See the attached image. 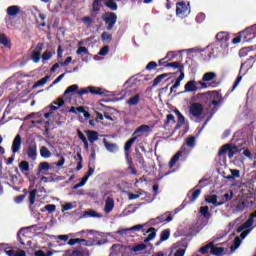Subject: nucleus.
I'll return each mask as SVG.
<instances>
[{
	"label": "nucleus",
	"mask_w": 256,
	"mask_h": 256,
	"mask_svg": "<svg viewBox=\"0 0 256 256\" xmlns=\"http://www.w3.org/2000/svg\"><path fill=\"white\" fill-rule=\"evenodd\" d=\"M20 11H21V7L17 5H12L8 7L6 10L7 15H9V17H16V15H19Z\"/></svg>",
	"instance_id": "6ab92c4d"
},
{
	"label": "nucleus",
	"mask_w": 256,
	"mask_h": 256,
	"mask_svg": "<svg viewBox=\"0 0 256 256\" xmlns=\"http://www.w3.org/2000/svg\"><path fill=\"white\" fill-rule=\"evenodd\" d=\"M51 169V165H49V162H42L38 165V175L40 173H43V171H49Z\"/></svg>",
	"instance_id": "7c9ffc66"
},
{
	"label": "nucleus",
	"mask_w": 256,
	"mask_h": 256,
	"mask_svg": "<svg viewBox=\"0 0 256 256\" xmlns=\"http://www.w3.org/2000/svg\"><path fill=\"white\" fill-rule=\"evenodd\" d=\"M174 256H185V249H178L174 253Z\"/></svg>",
	"instance_id": "774afa93"
},
{
	"label": "nucleus",
	"mask_w": 256,
	"mask_h": 256,
	"mask_svg": "<svg viewBox=\"0 0 256 256\" xmlns=\"http://www.w3.org/2000/svg\"><path fill=\"white\" fill-rule=\"evenodd\" d=\"M211 255L220 256L225 253V248L223 247H215V243L213 242V248L210 251Z\"/></svg>",
	"instance_id": "c85d7f7f"
},
{
	"label": "nucleus",
	"mask_w": 256,
	"mask_h": 256,
	"mask_svg": "<svg viewBox=\"0 0 256 256\" xmlns=\"http://www.w3.org/2000/svg\"><path fill=\"white\" fill-rule=\"evenodd\" d=\"M174 113L178 117V122H177V125H176V129H181L182 125H185V116H183L181 114V111H179L178 109H175Z\"/></svg>",
	"instance_id": "b1692460"
},
{
	"label": "nucleus",
	"mask_w": 256,
	"mask_h": 256,
	"mask_svg": "<svg viewBox=\"0 0 256 256\" xmlns=\"http://www.w3.org/2000/svg\"><path fill=\"white\" fill-rule=\"evenodd\" d=\"M104 5L105 7H108L110 11H117V9H119V6L117 5V2H115V0H106Z\"/></svg>",
	"instance_id": "bb28decb"
},
{
	"label": "nucleus",
	"mask_w": 256,
	"mask_h": 256,
	"mask_svg": "<svg viewBox=\"0 0 256 256\" xmlns=\"http://www.w3.org/2000/svg\"><path fill=\"white\" fill-rule=\"evenodd\" d=\"M196 91H199L197 81L190 80L184 85V93H195Z\"/></svg>",
	"instance_id": "ddd939ff"
},
{
	"label": "nucleus",
	"mask_w": 256,
	"mask_h": 256,
	"mask_svg": "<svg viewBox=\"0 0 256 256\" xmlns=\"http://www.w3.org/2000/svg\"><path fill=\"white\" fill-rule=\"evenodd\" d=\"M151 131V127L147 124L140 125L132 134V136L136 137H143L145 133H149Z\"/></svg>",
	"instance_id": "9d476101"
},
{
	"label": "nucleus",
	"mask_w": 256,
	"mask_h": 256,
	"mask_svg": "<svg viewBox=\"0 0 256 256\" xmlns=\"http://www.w3.org/2000/svg\"><path fill=\"white\" fill-rule=\"evenodd\" d=\"M19 169L21 171V173H25L27 171H29V162L23 160L19 163Z\"/></svg>",
	"instance_id": "49530a36"
},
{
	"label": "nucleus",
	"mask_w": 256,
	"mask_h": 256,
	"mask_svg": "<svg viewBox=\"0 0 256 256\" xmlns=\"http://www.w3.org/2000/svg\"><path fill=\"white\" fill-rule=\"evenodd\" d=\"M136 162L139 163L141 167L145 168V158L139 150H136Z\"/></svg>",
	"instance_id": "473e14b6"
},
{
	"label": "nucleus",
	"mask_w": 256,
	"mask_h": 256,
	"mask_svg": "<svg viewBox=\"0 0 256 256\" xmlns=\"http://www.w3.org/2000/svg\"><path fill=\"white\" fill-rule=\"evenodd\" d=\"M88 141L91 143V145H93V143H95V141H99V132L95 131V130H86L85 131Z\"/></svg>",
	"instance_id": "4468645a"
},
{
	"label": "nucleus",
	"mask_w": 256,
	"mask_h": 256,
	"mask_svg": "<svg viewBox=\"0 0 256 256\" xmlns=\"http://www.w3.org/2000/svg\"><path fill=\"white\" fill-rule=\"evenodd\" d=\"M166 59H168V61H173V59H175V52L174 51H169L166 56Z\"/></svg>",
	"instance_id": "338daca9"
},
{
	"label": "nucleus",
	"mask_w": 256,
	"mask_h": 256,
	"mask_svg": "<svg viewBox=\"0 0 256 256\" xmlns=\"http://www.w3.org/2000/svg\"><path fill=\"white\" fill-rule=\"evenodd\" d=\"M23 143V140L21 138V135H16L13 142H12V153L15 155V153H19L21 150V144Z\"/></svg>",
	"instance_id": "f8f14e48"
},
{
	"label": "nucleus",
	"mask_w": 256,
	"mask_h": 256,
	"mask_svg": "<svg viewBox=\"0 0 256 256\" xmlns=\"http://www.w3.org/2000/svg\"><path fill=\"white\" fill-rule=\"evenodd\" d=\"M103 0H94L92 3V13H99L101 11V3Z\"/></svg>",
	"instance_id": "2f4dec72"
},
{
	"label": "nucleus",
	"mask_w": 256,
	"mask_h": 256,
	"mask_svg": "<svg viewBox=\"0 0 256 256\" xmlns=\"http://www.w3.org/2000/svg\"><path fill=\"white\" fill-rule=\"evenodd\" d=\"M231 176L234 177V179H239L241 177V172L237 169H231Z\"/></svg>",
	"instance_id": "e2e57ef3"
},
{
	"label": "nucleus",
	"mask_w": 256,
	"mask_h": 256,
	"mask_svg": "<svg viewBox=\"0 0 256 256\" xmlns=\"http://www.w3.org/2000/svg\"><path fill=\"white\" fill-rule=\"evenodd\" d=\"M145 249H147V245L144 243H141V244H137L136 246L130 248V251H132L133 253H139V251H145Z\"/></svg>",
	"instance_id": "4c0bfd02"
},
{
	"label": "nucleus",
	"mask_w": 256,
	"mask_h": 256,
	"mask_svg": "<svg viewBox=\"0 0 256 256\" xmlns=\"http://www.w3.org/2000/svg\"><path fill=\"white\" fill-rule=\"evenodd\" d=\"M188 155L189 154V152H187V145L186 144H183L181 147H180V149H179V151H178V153H176L172 158H171V160H170V162H169V167H170V169L172 168V167H175V164L178 162V160L179 159H181V155Z\"/></svg>",
	"instance_id": "423d86ee"
},
{
	"label": "nucleus",
	"mask_w": 256,
	"mask_h": 256,
	"mask_svg": "<svg viewBox=\"0 0 256 256\" xmlns=\"http://www.w3.org/2000/svg\"><path fill=\"white\" fill-rule=\"evenodd\" d=\"M137 141L136 137L132 136L126 143L124 144V152L126 157H128L129 151H131V147H133V143Z\"/></svg>",
	"instance_id": "5701e85b"
},
{
	"label": "nucleus",
	"mask_w": 256,
	"mask_h": 256,
	"mask_svg": "<svg viewBox=\"0 0 256 256\" xmlns=\"http://www.w3.org/2000/svg\"><path fill=\"white\" fill-rule=\"evenodd\" d=\"M200 214L202 217H205V219H209L211 217V214H209V206L200 207Z\"/></svg>",
	"instance_id": "a18cd8bd"
},
{
	"label": "nucleus",
	"mask_w": 256,
	"mask_h": 256,
	"mask_svg": "<svg viewBox=\"0 0 256 256\" xmlns=\"http://www.w3.org/2000/svg\"><path fill=\"white\" fill-rule=\"evenodd\" d=\"M244 149L241 146H237V144L228 143L223 145L219 151H218V157H221L222 155H225V153H228L229 159H233L234 155H237V153H241V150Z\"/></svg>",
	"instance_id": "f257e3e1"
},
{
	"label": "nucleus",
	"mask_w": 256,
	"mask_h": 256,
	"mask_svg": "<svg viewBox=\"0 0 256 256\" xmlns=\"http://www.w3.org/2000/svg\"><path fill=\"white\" fill-rule=\"evenodd\" d=\"M241 237H239V236H236L235 238H234V241H233V245L232 246H230V250L231 251H235L236 249H239V247L241 246Z\"/></svg>",
	"instance_id": "ea45409f"
},
{
	"label": "nucleus",
	"mask_w": 256,
	"mask_h": 256,
	"mask_svg": "<svg viewBox=\"0 0 256 256\" xmlns=\"http://www.w3.org/2000/svg\"><path fill=\"white\" fill-rule=\"evenodd\" d=\"M103 144L109 153H117L119 151V146L115 143H110L107 139H103Z\"/></svg>",
	"instance_id": "dca6fc26"
},
{
	"label": "nucleus",
	"mask_w": 256,
	"mask_h": 256,
	"mask_svg": "<svg viewBox=\"0 0 256 256\" xmlns=\"http://www.w3.org/2000/svg\"><path fill=\"white\" fill-rule=\"evenodd\" d=\"M170 75H172L171 73H164V74H160L158 75L154 81H153V84H152V87H157V85L159 83H161V81H163V79L169 77Z\"/></svg>",
	"instance_id": "cd10ccee"
},
{
	"label": "nucleus",
	"mask_w": 256,
	"mask_h": 256,
	"mask_svg": "<svg viewBox=\"0 0 256 256\" xmlns=\"http://www.w3.org/2000/svg\"><path fill=\"white\" fill-rule=\"evenodd\" d=\"M44 209L48 211V213H55V210L57 209V206L55 204H47Z\"/></svg>",
	"instance_id": "bf43d9fd"
},
{
	"label": "nucleus",
	"mask_w": 256,
	"mask_h": 256,
	"mask_svg": "<svg viewBox=\"0 0 256 256\" xmlns=\"http://www.w3.org/2000/svg\"><path fill=\"white\" fill-rule=\"evenodd\" d=\"M77 159H79V162L76 167V171H81L83 169V156L81 155V152L77 153Z\"/></svg>",
	"instance_id": "603ef678"
},
{
	"label": "nucleus",
	"mask_w": 256,
	"mask_h": 256,
	"mask_svg": "<svg viewBox=\"0 0 256 256\" xmlns=\"http://www.w3.org/2000/svg\"><path fill=\"white\" fill-rule=\"evenodd\" d=\"M65 105V100L63 98H58L57 101H53L49 108L51 111H57V109H60V107H63Z\"/></svg>",
	"instance_id": "aec40b11"
},
{
	"label": "nucleus",
	"mask_w": 256,
	"mask_h": 256,
	"mask_svg": "<svg viewBox=\"0 0 256 256\" xmlns=\"http://www.w3.org/2000/svg\"><path fill=\"white\" fill-rule=\"evenodd\" d=\"M253 65H255V56H250L244 63L241 64L240 71L243 69V67L249 71V69H253Z\"/></svg>",
	"instance_id": "a211bd4d"
},
{
	"label": "nucleus",
	"mask_w": 256,
	"mask_h": 256,
	"mask_svg": "<svg viewBox=\"0 0 256 256\" xmlns=\"http://www.w3.org/2000/svg\"><path fill=\"white\" fill-rule=\"evenodd\" d=\"M101 39L103 42L107 41L108 43H111L113 41V35L109 32H103L101 34Z\"/></svg>",
	"instance_id": "de8ad7c7"
},
{
	"label": "nucleus",
	"mask_w": 256,
	"mask_h": 256,
	"mask_svg": "<svg viewBox=\"0 0 256 256\" xmlns=\"http://www.w3.org/2000/svg\"><path fill=\"white\" fill-rule=\"evenodd\" d=\"M206 203H210L211 205H214V207H221V205L225 204V201H217V195L213 194V195H209L206 199H205Z\"/></svg>",
	"instance_id": "2eb2a0df"
},
{
	"label": "nucleus",
	"mask_w": 256,
	"mask_h": 256,
	"mask_svg": "<svg viewBox=\"0 0 256 256\" xmlns=\"http://www.w3.org/2000/svg\"><path fill=\"white\" fill-rule=\"evenodd\" d=\"M25 153L28 159H31V161H35V159H37V143L32 142L31 144H29L25 150Z\"/></svg>",
	"instance_id": "6e6552de"
},
{
	"label": "nucleus",
	"mask_w": 256,
	"mask_h": 256,
	"mask_svg": "<svg viewBox=\"0 0 256 256\" xmlns=\"http://www.w3.org/2000/svg\"><path fill=\"white\" fill-rule=\"evenodd\" d=\"M216 40L219 43H224V46L227 47V41H229V33L219 32L216 34Z\"/></svg>",
	"instance_id": "f3484780"
},
{
	"label": "nucleus",
	"mask_w": 256,
	"mask_h": 256,
	"mask_svg": "<svg viewBox=\"0 0 256 256\" xmlns=\"http://www.w3.org/2000/svg\"><path fill=\"white\" fill-rule=\"evenodd\" d=\"M109 53V45H106L100 49L98 52V55H101L102 57H105Z\"/></svg>",
	"instance_id": "052dcab7"
},
{
	"label": "nucleus",
	"mask_w": 256,
	"mask_h": 256,
	"mask_svg": "<svg viewBox=\"0 0 256 256\" xmlns=\"http://www.w3.org/2000/svg\"><path fill=\"white\" fill-rule=\"evenodd\" d=\"M242 37H243V42L244 43H251L253 39H256V24L247 27L243 31H241Z\"/></svg>",
	"instance_id": "20e7f679"
},
{
	"label": "nucleus",
	"mask_w": 256,
	"mask_h": 256,
	"mask_svg": "<svg viewBox=\"0 0 256 256\" xmlns=\"http://www.w3.org/2000/svg\"><path fill=\"white\" fill-rule=\"evenodd\" d=\"M165 67H173V69H178V71H182V69H185V66L179 62H170L165 64Z\"/></svg>",
	"instance_id": "e433bc0d"
},
{
	"label": "nucleus",
	"mask_w": 256,
	"mask_h": 256,
	"mask_svg": "<svg viewBox=\"0 0 256 256\" xmlns=\"http://www.w3.org/2000/svg\"><path fill=\"white\" fill-rule=\"evenodd\" d=\"M191 13V7H189V3H185L184 1L176 3V15L178 17H187Z\"/></svg>",
	"instance_id": "39448f33"
},
{
	"label": "nucleus",
	"mask_w": 256,
	"mask_h": 256,
	"mask_svg": "<svg viewBox=\"0 0 256 256\" xmlns=\"http://www.w3.org/2000/svg\"><path fill=\"white\" fill-rule=\"evenodd\" d=\"M146 233H150L145 239H144V243H149V241H153V239H155V237L157 236V231L155 230L154 227H150Z\"/></svg>",
	"instance_id": "393cba45"
},
{
	"label": "nucleus",
	"mask_w": 256,
	"mask_h": 256,
	"mask_svg": "<svg viewBox=\"0 0 256 256\" xmlns=\"http://www.w3.org/2000/svg\"><path fill=\"white\" fill-rule=\"evenodd\" d=\"M40 155L41 157H43L44 159H49V157H51V151L49 150L48 147L42 146L40 148Z\"/></svg>",
	"instance_id": "72a5a7b5"
},
{
	"label": "nucleus",
	"mask_w": 256,
	"mask_h": 256,
	"mask_svg": "<svg viewBox=\"0 0 256 256\" xmlns=\"http://www.w3.org/2000/svg\"><path fill=\"white\" fill-rule=\"evenodd\" d=\"M50 77H51L50 75H46L44 78L35 82L32 88L37 89L38 87H43L44 85L47 84V81H49Z\"/></svg>",
	"instance_id": "a878e982"
},
{
	"label": "nucleus",
	"mask_w": 256,
	"mask_h": 256,
	"mask_svg": "<svg viewBox=\"0 0 256 256\" xmlns=\"http://www.w3.org/2000/svg\"><path fill=\"white\" fill-rule=\"evenodd\" d=\"M215 77H217V74H215V72H207L203 75L202 81L203 82L213 81Z\"/></svg>",
	"instance_id": "c9c22d12"
},
{
	"label": "nucleus",
	"mask_w": 256,
	"mask_h": 256,
	"mask_svg": "<svg viewBox=\"0 0 256 256\" xmlns=\"http://www.w3.org/2000/svg\"><path fill=\"white\" fill-rule=\"evenodd\" d=\"M82 53H84V55H89V49L83 46L78 47V49L76 50V55H81Z\"/></svg>",
	"instance_id": "6e6d98bb"
},
{
	"label": "nucleus",
	"mask_w": 256,
	"mask_h": 256,
	"mask_svg": "<svg viewBox=\"0 0 256 256\" xmlns=\"http://www.w3.org/2000/svg\"><path fill=\"white\" fill-rule=\"evenodd\" d=\"M184 145H186L187 147H190V149H194L196 145L195 136H188L185 140Z\"/></svg>",
	"instance_id": "c756f323"
},
{
	"label": "nucleus",
	"mask_w": 256,
	"mask_h": 256,
	"mask_svg": "<svg viewBox=\"0 0 256 256\" xmlns=\"http://www.w3.org/2000/svg\"><path fill=\"white\" fill-rule=\"evenodd\" d=\"M207 95H209V92L198 93L194 95L191 99L192 101H198L199 99H203V97H207Z\"/></svg>",
	"instance_id": "13d9d810"
},
{
	"label": "nucleus",
	"mask_w": 256,
	"mask_h": 256,
	"mask_svg": "<svg viewBox=\"0 0 256 256\" xmlns=\"http://www.w3.org/2000/svg\"><path fill=\"white\" fill-rule=\"evenodd\" d=\"M84 217H101V214L97 213L95 210H87L84 212Z\"/></svg>",
	"instance_id": "3c124183"
},
{
	"label": "nucleus",
	"mask_w": 256,
	"mask_h": 256,
	"mask_svg": "<svg viewBox=\"0 0 256 256\" xmlns=\"http://www.w3.org/2000/svg\"><path fill=\"white\" fill-rule=\"evenodd\" d=\"M169 123H177L173 114H168L166 116V121L164 122V129H167V127H169Z\"/></svg>",
	"instance_id": "a19ab883"
},
{
	"label": "nucleus",
	"mask_w": 256,
	"mask_h": 256,
	"mask_svg": "<svg viewBox=\"0 0 256 256\" xmlns=\"http://www.w3.org/2000/svg\"><path fill=\"white\" fill-rule=\"evenodd\" d=\"M189 116L194 119H201L203 117V111H205V106L199 102H192L188 108Z\"/></svg>",
	"instance_id": "f03ea898"
},
{
	"label": "nucleus",
	"mask_w": 256,
	"mask_h": 256,
	"mask_svg": "<svg viewBox=\"0 0 256 256\" xmlns=\"http://www.w3.org/2000/svg\"><path fill=\"white\" fill-rule=\"evenodd\" d=\"M43 47H45V44L43 42H39L36 44V47L31 54V60L33 61V63H39V61H41V53L43 51Z\"/></svg>",
	"instance_id": "0eeeda50"
},
{
	"label": "nucleus",
	"mask_w": 256,
	"mask_h": 256,
	"mask_svg": "<svg viewBox=\"0 0 256 256\" xmlns=\"http://www.w3.org/2000/svg\"><path fill=\"white\" fill-rule=\"evenodd\" d=\"M205 17H206L205 13L203 12L198 13L196 16V22L203 23V21H205Z\"/></svg>",
	"instance_id": "0e129e2a"
},
{
	"label": "nucleus",
	"mask_w": 256,
	"mask_h": 256,
	"mask_svg": "<svg viewBox=\"0 0 256 256\" xmlns=\"http://www.w3.org/2000/svg\"><path fill=\"white\" fill-rule=\"evenodd\" d=\"M0 45H4V47H11V40L7 38V35L0 34Z\"/></svg>",
	"instance_id": "f704fd0d"
},
{
	"label": "nucleus",
	"mask_w": 256,
	"mask_h": 256,
	"mask_svg": "<svg viewBox=\"0 0 256 256\" xmlns=\"http://www.w3.org/2000/svg\"><path fill=\"white\" fill-rule=\"evenodd\" d=\"M153 69H157V62L151 61L146 65L147 71H153Z\"/></svg>",
	"instance_id": "680f3d73"
},
{
	"label": "nucleus",
	"mask_w": 256,
	"mask_h": 256,
	"mask_svg": "<svg viewBox=\"0 0 256 256\" xmlns=\"http://www.w3.org/2000/svg\"><path fill=\"white\" fill-rule=\"evenodd\" d=\"M77 91H79V86L77 84H73L64 91V97L65 95H69V93H75Z\"/></svg>",
	"instance_id": "c03bdc74"
},
{
	"label": "nucleus",
	"mask_w": 256,
	"mask_h": 256,
	"mask_svg": "<svg viewBox=\"0 0 256 256\" xmlns=\"http://www.w3.org/2000/svg\"><path fill=\"white\" fill-rule=\"evenodd\" d=\"M88 93H91L92 95H100L101 97H109L110 92L103 88L89 86Z\"/></svg>",
	"instance_id": "9b49d317"
},
{
	"label": "nucleus",
	"mask_w": 256,
	"mask_h": 256,
	"mask_svg": "<svg viewBox=\"0 0 256 256\" xmlns=\"http://www.w3.org/2000/svg\"><path fill=\"white\" fill-rule=\"evenodd\" d=\"M35 199H37V189H33L29 194L30 205H35Z\"/></svg>",
	"instance_id": "09e8293b"
},
{
	"label": "nucleus",
	"mask_w": 256,
	"mask_h": 256,
	"mask_svg": "<svg viewBox=\"0 0 256 256\" xmlns=\"http://www.w3.org/2000/svg\"><path fill=\"white\" fill-rule=\"evenodd\" d=\"M232 199H233V191H230L229 193L222 195V201H224V203H228V201H231Z\"/></svg>",
	"instance_id": "5fc2aeb1"
},
{
	"label": "nucleus",
	"mask_w": 256,
	"mask_h": 256,
	"mask_svg": "<svg viewBox=\"0 0 256 256\" xmlns=\"http://www.w3.org/2000/svg\"><path fill=\"white\" fill-rule=\"evenodd\" d=\"M253 218H249L248 220L245 221V223H243L244 228L249 229V227L253 226Z\"/></svg>",
	"instance_id": "69168bd1"
},
{
	"label": "nucleus",
	"mask_w": 256,
	"mask_h": 256,
	"mask_svg": "<svg viewBox=\"0 0 256 256\" xmlns=\"http://www.w3.org/2000/svg\"><path fill=\"white\" fill-rule=\"evenodd\" d=\"M209 249H213V242H209L208 244L200 248L199 253H201L202 255H207V253H209Z\"/></svg>",
	"instance_id": "58836bf2"
},
{
	"label": "nucleus",
	"mask_w": 256,
	"mask_h": 256,
	"mask_svg": "<svg viewBox=\"0 0 256 256\" xmlns=\"http://www.w3.org/2000/svg\"><path fill=\"white\" fill-rule=\"evenodd\" d=\"M171 237V230L165 229L160 234V240L156 243L157 246L161 245L163 241H167Z\"/></svg>",
	"instance_id": "4be33fe9"
},
{
	"label": "nucleus",
	"mask_w": 256,
	"mask_h": 256,
	"mask_svg": "<svg viewBox=\"0 0 256 256\" xmlns=\"http://www.w3.org/2000/svg\"><path fill=\"white\" fill-rule=\"evenodd\" d=\"M166 214H163L161 216H158L156 219L159 223H163V221H166V223H171L173 221V216L170 214L165 218Z\"/></svg>",
	"instance_id": "79ce46f5"
},
{
	"label": "nucleus",
	"mask_w": 256,
	"mask_h": 256,
	"mask_svg": "<svg viewBox=\"0 0 256 256\" xmlns=\"http://www.w3.org/2000/svg\"><path fill=\"white\" fill-rule=\"evenodd\" d=\"M102 21L107 25V31H112L115 23H117V14L115 12H106L102 15Z\"/></svg>",
	"instance_id": "7ed1b4c3"
},
{
	"label": "nucleus",
	"mask_w": 256,
	"mask_h": 256,
	"mask_svg": "<svg viewBox=\"0 0 256 256\" xmlns=\"http://www.w3.org/2000/svg\"><path fill=\"white\" fill-rule=\"evenodd\" d=\"M53 55H55V51L51 52L49 50H46L42 54V61H49V59H51V57H53Z\"/></svg>",
	"instance_id": "8fccbe9b"
},
{
	"label": "nucleus",
	"mask_w": 256,
	"mask_h": 256,
	"mask_svg": "<svg viewBox=\"0 0 256 256\" xmlns=\"http://www.w3.org/2000/svg\"><path fill=\"white\" fill-rule=\"evenodd\" d=\"M190 193H192L191 198H189V200H184L182 203V206L185 207V205H191V203H195V201H197V199L199 198V195H201V189H192L190 191Z\"/></svg>",
	"instance_id": "1a4fd4ad"
},
{
	"label": "nucleus",
	"mask_w": 256,
	"mask_h": 256,
	"mask_svg": "<svg viewBox=\"0 0 256 256\" xmlns=\"http://www.w3.org/2000/svg\"><path fill=\"white\" fill-rule=\"evenodd\" d=\"M114 207H115V200H113V198L108 197L106 199V203L104 207L105 213H111Z\"/></svg>",
	"instance_id": "412c9836"
},
{
	"label": "nucleus",
	"mask_w": 256,
	"mask_h": 256,
	"mask_svg": "<svg viewBox=\"0 0 256 256\" xmlns=\"http://www.w3.org/2000/svg\"><path fill=\"white\" fill-rule=\"evenodd\" d=\"M140 97L141 96H139V94H136L135 96H133L127 100V104L130 106L138 105Z\"/></svg>",
	"instance_id": "37998d69"
},
{
	"label": "nucleus",
	"mask_w": 256,
	"mask_h": 256,
	"mask_svg": "<svg viewBox=\"0 0 256 256\" xmlns=\"http://www.w3.org/2000/svg\"><path fill=\"white\" fill-rule=\"evenodd\" d=\"M23 192H24L25 194L19 195V196H17V197L15 198V202H16V203H23V201H24L25 198L27 197V190L24 189Z\"/></svg>",
	"instance_id": "4d7b16f0"
},
{
	"label": "nucleus",
	"mask_w": 256,
	"mask_h": 256,
	"mask_svg": "<svg viewBox=\"0 0 256 256\" xmlns=\"http://www.w3.org/2000/svg\"><path fill=\"white\" fill-rule=\"evenodd\" d=\"M249 51H253L252 47H247V48H242L239 51V57H247V54L249 53Z\"/></svg>",
	"instance_id": "864d4df0"
}]
</instances>
